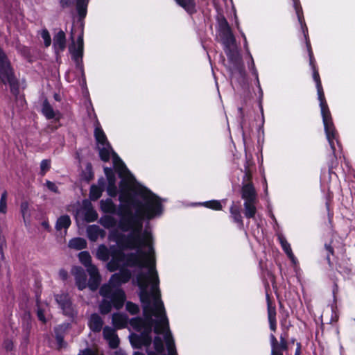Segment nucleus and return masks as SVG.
Listing matches in <instances>:
<instances>
[{
  "label": "nucleus",
  "mask_w": 355,
  "mask_h": 355,
  "mask_svg": "<svg viewBox=\"0 0 355 355\" xmlns=\"http://www.w3.org/2000/svg\"><path fill=\"white\" fill-rule=\"evenodd\" d=\"M132 232L122 241L123 248L135 250L132 253L118 259L113 257L107 263V268L110 271L117 270L122 264L125 266H138L148 268L147 275H140L137 277L138 286L141 289L140 298L143 303L148 298V288L150 292L155 293L157 291L159 278L157 272L155 268V258L153 248V236L150 231L145 230L141 232L142 224L139 223L132 227Z\"/></svg>",
  "instance_id": "obj_1"
},
{
  "label": "nucleus",
  "mask_w": 355,
  "mask_h": 355,
  "mask_svg": "<svg viewBox=\"0 0 355 355\" xmlns=\"http://www.w3.org/2000/svg\"><path fill=\"white\" fill-rule=\"evenodd\" d=\"M130 324L142 334V345L149 346L151 344L150 334L153 328L155 333L164 334V339L168 355H177L174 341L168 332V324L165 312H144L142 318L130 320Z\"/></svg>",
  "instance_id": "obj_2"
},
{
  "label": "nucleus",
  "mask_w": 355,
  "mask_h": 355,
  "mask_svg": "<svg viewBox=\"0 0 355 355\" xmlns=\"http://www.w3.org/2000/svg\"><path fill=\"white\" fill-rule=\"evenodd\" d=\"M131 274L128 270H120L110 278L107 284L103 285L100 289V294L103 297L101 304V311H109L112 309H120L125 300L124 292L115 288L114 284L125 283L129 280Z\"/></svg>",
  "instance_id": "obj_3"
},
{
  "label": "nucleus",
  "mask_w": 355,
  "mask_h": 355,
  "mask_svg": "<svg viewBox=\"0 0 355 355\" xmlns=\"http://www.w3.org/2000/svg\"><path fill=\"white\" fill-rule=\"evenodd\" d=\"M310 56V64L313 66V79L316 83V87L318 90V100L320 101V107L321 110V114L322 117V121L324 127L327 139L329 143V145L333 150L335 151V147L334 144V140L336 139V134L335 128L332 122L331 116L329 110L328 105L326 103L321 81L320 79L319 73L315 69L313 62V55L311 51H309Z\"/></svg>",
  "instance_id": "obj_4"
},
{
  "label": "nucleus",
  "mask_w": 355,
  "mask_h": 355,
  "mask_svg": "<svg viewBox=\"0 0 355 355\" xmlns=\"http://www.w3.org/2000/svg\"><path fill=\"white\" fill-rule=\"evenodd\" d=\"M101 159L104 162H108L110 156L112 157L114 167L122 178L121 187L125 186L129 190L135 187V179L125 167L124 163L119 157L113 151L110 144L101 145L97 147Z\"/></svg>",
  "instance_id": "obj_5"
},
{
  "label": "nucleus",
  "mask_w": 355,
  "mask_h": 355,
  "mask_svg": "<svg viewBox=\"0 0 355 355\" xmlns=\"http://www.w3.org/2000/svg\"><path fill=\"white\" fill-rule=\"evenodd\" d=\"M140 194L146 202L137 210V214L148 219L159 215L161 213V203L158 198L146 189H141Z\"/></svg>",
  "instance_id": "obj_6"
},
{
  "label": "nucleus",
  "mask_w": 355,
  "mask_h": 355,
  "mask_svg": "<svg viewBox=\"0 0 355 355\" xmlns=\"http://www.w3.org/2000/svg\"><path fill=\"white\" fill-rule=\"evenodd\" d=\"M0 79L10 85L15 83L12 70L6 55L0 49Z\"/></svg>",
  "instance_id": "obj_7"
},
{
  "label": "nucleus",
  "mask_w": 355,
  "mask_h": 355,
  "mask_svg": "<svg viewBox=\"0 0 355 355\" xmlns=\"http://www.w3.org/2000/svg\"><path fill=\"white\" fill-rule=\"evenodd\" d=\"M87 270L89 275L88 286L91 290L94 291L97 289L101 281L98 270L95 266H89Z\"/></svg>",
  "instance_id": "obj_8"
},
{
  "label": "nucleus",
  "mask_w": 355,
  "mask_h": 355,
  "mask_svg": "<svg viewBox=\"0 0 355 355\" xmlns=\"http://www.w3.org/2000/svg\"><path fill=\"white\" fill-rule=\"evenodd\" d=\"M70 52L72 55L73 59L78 62L81 59L83 53V33L81 31L80 33L76 44L70 47Z\"/></svg>",
  "instance_id": "obj_9"
},
{
  "label": "nucleus",
  "mask_w": 355,
  "mask_h": 355,
  "mask_svg": "<svg viewBox=\"0 0 355 355\" xmlns=\"http://www.w3.org/2000/svg\"><path fill=\"white\" fill-rule=\"evenodd\" d=\"M103 336L108 341L111 348L115 349L118 347L119 339L113 329L105 327L103 329Z\"/></svg>",
  "instance_id": "obj_10"
},
{
  "label": "nucleus",
  "mask_w": 355,
  "mask_h": 355,
  "mask_svg": "<svg viewBox=\"0 0 355 355\" xmlns=\"http://www.w3.org/2000/svg\"><path fill=\"white\" fill-rule=\"evenodd\" d=\"M104 172L109 182L107 193L110 196H114L116 194V188L114 185L116 180L114 174L112 171V169L108 167L104 168Z\"/></svg>",
  "instance_id": "obj_11"
},
{
  "label": "nucleus",
  "mask_w": 355,
  "mask_h": 355,
  "mask_svg": "<svg viewBox=\"0 0 355 355\" xmlns=\"http://www.w3.org/2000/svg\"><path fill=\"white\" fill-rule=\"evenodd\" d=\"M76 283L80 290H83L87 286V278L84 270L79 267L74 269Z\"/></svg>",
  "instance_id": "obj_12"
},
{
  "label": "nucleus",
  "mask_w": 355,
  "mask_h": 355,
  "mask_svg": "<svg viewBox=\"0 0 355 355\" xmlns=\"http://www.w3.org/2000/svg\"><path fill=\"white\" fill-rule=\"evenodd\" d=\"M66 44L65 34L62 31H60L53 38V46L57 53L64 49Z\"/></svg>",
  "instance_id": "obj_13"
},
{
  "label": "nucleus",
  "mask_w": 355,
  "mask_h": 355,
  "mask_svg": "<svg viewBox=\"0 0 355 355\" xmlns=\"http://www.w3.org/2000/svg\"><path fill=\"white\" fill-rule=\"evenodd\" d=\"M242 198L245 201H255L256 192L251 183H248L243 187Z\"/></svg>",
  "instance_id": "obj_14"
},
{
  "label": "nucleus",
  "mask_w": 355,
  "mask_h": 355,
  "mask_svg": "<svg viewBox=\"0 0 355 355\" xmlns=\"http://www.w3.org/2000/svg\"><path fill=\"white\" fill-rule=\"evenodd\" d=\"M42 111L43 114L48 119H56L57 120H59L60 118V113L58 112H55L47 101H44Z\"/></svg>",
  "instance_id": "obj_15"
},
{
  "label": "nucleus",
  "mask_w": 355,
  "mask_h": 355,
  "mask_svg": "<svg viewBox=\"0 0 355 355\" xmlns=\"http://www.w3.org/2000/svg\"><path fill=\"white\" fill-rule=\"evenodd\" d=\"M104 187V181L103 180H99L98 182V186L96 185H92L89 191V198L92 200H96L98 199L101 195L102 192L103 191Z\"/></svg>",
  "instance_id": "obj_16"
},
{
  "label": "nucleus",
  "mask_w": 355,
  "mask_h": 355,
  "mask_svg": "<svg viewBox=\"0 0 355 355\" xmlns=\"http://www.w3.org/2000/svg\"><path fill=\"white\" fill-rule=\"evenodd\" d=\"M103 324V320L97 313H93L91 315L89 326L92 331H100L102 329Z\"/></svg>",
  "instance_id": "obj_17"
},
{
  "label": "nucleus",
  "mask_w": 355,
  "mask_h": 355,
  "mask_svg": "<svg viewBox=\"0 0 355 355\" xmlns=\"http://www.w3.org/2000/svg\"><path fill=\"white\" fill-rule=\"evenodd\" d=\"M113 324L118 329L125 327L128 323L126 315L120 312L114 313L112 315Z\"/></svg>",
  "instance_id": "obj_18"
},
{
  "label": "nucleus",
  "mask_w": 355,
  "mask_h": 355,
  "mask_svg": "<svg viewBox=\"0 0 355 355\" xmlns=\"http://www.w3.org/2000/svg\"><path fill=\"white\" fill-rule=\"evenodd\" d=\"M87 236L92 241H96L98 236L103 237L105 232L96 225H90L87 229Z\"/></svg>",
  "instance_id": "obj_19"
},
{
  "label": "nucleus",
  "mask_w": 355,
  "mask_h": 355,
  "mask_svg": "<svg viewBox=\"0 0 355 355\" xmlns=\"http://www.w3.org/2000/svg\"><path fill=\"white\" fill-rule=\"evenodd\" d=\"M176 3L188 12L196 11L195 0H175Z\"/></svg>",
  "instance_id": "obj_20"
},
{
  "label": "nucleus",
  "mask_w": 355,
  "mask_h": 355,
  "mask_svg": "<svg viewBox=\"0 0 355 355\" xmlns=\"http://www.w3.org/2000/svg\"><path fill=\"white\" fill-rule=\"evenodd\" d=\"M94 136L97 143V147L99 146L109 144L107 137L101 128L96 127L94 130Z\"/></svg>",
  "instance_id": "obj_21"
},
{
  "label": "nucleus",
  "mask_w": 355,
  "mask_h": 355,
  "mask_svg": "<svg viewBox=\"0 0 355 355\" xmlns=\"http://www.w3.org/2000/svg\"><path fill=\"white\" fill-rule=\"evenodd\" d=\"M279 241L282 248L284 249L288 257L291 259L293 263H295L296 259L294 257L290 244L286 241V240L284 238L280 237Z\"/></svg>",
  "instance_id": "obj_22"
},
{
  "label": "nucleus",
  "mask_w": 355,
  "mask_h": 355,
  "mask_svg": "<svg viewBox=\"0 0 355 355\" xmlns=\"http://www.w3.org/2000/svg\"><path fill=\"white\" fill-rule=\"evenodd\" d=\"M71 220L69 216H60L56 223V229L58 230H61L64 229L65 230L70 226Z\"/></svg>",
  "instance_id": "obj_23"
},
{
  "label": "nucleus",
  "mask_w": 355,
  "mask_h": 355,
  "mask_svg": "<svg viewBox=\"0 0 355 355\" xmlns=\"http://www.w3.org/2000/svg\"><path fill=\"white\" fill-rule=\"evenodd\" d=\"M87 243L84 239L75 238L69 241V246L76 250H81L86 247Z\"/></svg>",
  "instance_id": "obj_24"
},
{
  "label": "nucleus",
  "mask_w": 355,
  "mask_h": 355,
  "mask_svg": "<svg viewBox=\"0 0 355 355\" xmlns=\"http://www.w3.org/2000/svg\"><path fill=\"white\" fill-rule=\"evenodd\" d=\"M255 201H245V216L248 218L254 217L256 214Z\"/></svg>",
  "instance_id": "obj_25"
},
{
  "label": "nucleus",
  "mask_w": 355,
  "mask_h": 355,
  "mask_svg": "<svg viewBox=\"0 0 355 355\" xmlns=\"http://www.w3.org/2000/svg\"><path fill=\"white\" fill-rule=\"evenodd\" d=\"M100 204L101 210L105 213H113L115 211V206L111 200H101Z\"/></svg>",
  "instance_id": "obj_26"
},
{
  "label": "nucleus",
  "mask_w": 355,
  "mask_h": 355,
  "mask_svg": "<svg viewBox=\"0 0 355 355\" xmlns=\"http://www.w3.org/2000/svg\"><path fill=\"white\" fill-rule=\"evenodd\" d=\"M80 261L84 264L86 267L89 268V266H92L91 264V257L90 254L86 252L83 251L79 253L78 254Z\"/></svg>",
  "instance_id": "obj_27"
},
{
  "label": "nucleus",
  "mask_w": 355,
  "mask_h": 355,
  "mask_svg": "<svg viewBox=\"0 0 355 355\" xmlns=\"http://www.w3.org/2000/svg\"><path fill=\"white\" fill-rule=\"evenodd\" d=\"M56 300L60 304L61 309H64L69 308L71 302L67 295H57Z\"/></svg>",
  "instance_id": "obj_28"
},
{
  "label": "nucleus",
  "mask_w": 355,
  "mask_h": 355,
  "mask_svg": "<svg viewBox=\"0 0 355 355\" xmlns=\"http://www.w3.org/2000/svg\"><path fill=\"white\" fill-rule=\"evenodd\" d=\"M100 223L103 227L106 228L112 227L116 224V221L114 218L109 216H105L102 217L100 220Z\"/></svg>",
  "instance_id": "obj_29"
},
{
  "label": "nucleus",
  "mask_w": 355,
  "mask_h": 355,
  "mask_svg": "<svg viewBox=\"0 0 355 355\" xmlns=\"http://www.w3.org/2000/svg\"><path fill=\"white\" fill-rule=\"evenodd\" d=\"M97 257L101 260H107L109 258V251L105 245H101L96 252Z\"/></svg>",
  "instance_id": "obj_30"
},
{
  "label": "nucleus",
  "mask_w": 355,
  "mask_h": 355,
  "mask_svg": "<svg viewBox=\"0 0 355 355\" xmlns=\"http://www.w3.org/2000/svg\"><path fill=\"white\" fill-rule=\"evenodd\" d=\"M203 205L213 210H220L222 209L220 202L216 200L205 202Z\"/></svg>",
  "instance_id": "obj_31"
},
{
  "label": "nucleus",
  "mask_w": 355,
  "mask_h": 355,
  "mask_svg": "<svg viewBox=\"0 0 355 355\" xmlns=\"http://www.w3.org/2000/svg\"><path fill=\"white\" fill-rule=\"evenodd\" d=\"M7 192L2 193L0 198V213L5 214L7 211Z\"/></svg>",
  "instance_id": "obj_32"
},
{
  "label": "nucleus",
  "mask_w": 355,
  "mask_h": 355,
  "mask_svg": "<svg viewBox=\"0 0 355 355\" xmlns=\"http://www.w3.org/2000/svg\"><path fill=\"white\" fill-rule=\"evenodd\" d=\"M154 345H155V349L157 352L161 353L163 352L164 345H163L162 340L160 338L156 337L155 338Z\"/></svg>",
  "instance_id": "obj_33"
},
{
  "label": "nucleus",
  "mask_w": 355,
  "mask_h": 355,
  "mask_svg": "<svg viewBox=\"0 0 355 355\" xmlns=\"http://www.w3.org/2000/svg\"><path fill=\"white\" fill-rule=\"evenodd\" d=\"M41 36L44 40V44L46 46H50L51 43V36L46 30H43L41 33Z\"/></svg>",
  "instance_id": "obj_34"
},
{
  "label": "nucleus",
  "mask_w": 355,
  "mask_h": 355,
  "mask_svg": "<svg viewBox=\"0 0 355 355\" xmlns=\"http://www.w3.org/2000/svg\"><path fill=\"white\" fill-rule=\"evenodd\" d=\"M154 306L153 311H164V309L163 302L158 297H155L154 299Z\"/></svg>",
  "instance_id": "obj_35"
},
{
  "label": "nucleus",
  "mask_w": 355,
  "mask_h": 355,
  "mask_svg": "<svg viewBox=\"0 0 355 355\" xmlns=\"http://www.w3.org/2000/svg\"><path fill=\"white\" fill-rule=\"evenodd\" d=\"M77 7L79 15L80 17H84L86 15V4L78 1Z\"/></svg>",
  "instance_id": "obj_36"
},
{
  "label": "nucleus",
  "mask_w": 355,
  "mask_h": 355,
  "mask_svg": "<svg viewBox=\"0 0 355 355\" xmlns=\"http://www.w3.org/2000/svg\"><path fill=\"white\" fill-rule=\"evenodd\" d=\"M98 218L97 213L94 210H90L86 215V219L88 222L94 221Z\"/></svg>",
  "instance_id": "obj_37"
},
{
  "label": "nucleus",
  "mask_w": 355,
  "mask_h": 355,
  "mask_svg": "<svg viewBox=\"0 0 355 355\" xmlns=\"http://www.w3.org/2000/svg\"><path fill=\"white\" fill-rule=\"evenodd\" d=\"M231 214L236 221L241 220V216L239 213V210L236 208L232 207L230 209Z\"/></svg>",
  "instance_id": "obj_38"
},
{
  "label": "nucleus",
  "mask_w": 355,
  "mask_h": 355,
  "mask_svg": "<svg viewBox=\"0 0 355 355\" xmlns=\"http://www.w3.org/2000/svg\"><path fill=\"white\" fill-rule=\"evenodd\" d=\"M50 161L47 159H44L41 162L40 167L42 171L45 172L50 168Z\"/></svg>",
  "instance_id": "obj_39"
},
{
  "label": "nucleus",
  "mask_w": 355,
  "mask_h": 355,
  "mask_svg": "<svg viewBox=\"0 0 355 355\" xmlns=\"http://www.w3.org/2000/svg\"><path fill=\"white\" fill-rule=\"evenodd\" d=\"M46 185L47 187V188L51 190V191L54 192V193H58V187L55 185V183L51 182V181H46Z\"/></svg>",
  "instance_id": "obj_40"
},
{
  "label": "nucleus",
  "mask_w": 355,
  "mask_h": 355,
  "mask_svg": "<svg viewBox=\"0 0 355 355\" xmlns=\"http://www.w3.org/2000/svg\"><path fill=\"white\" fill-rule=\"evenodd\" d=\"M78 355H98V352L90 349H85L80 352Z\"/></svg>",
  "instance_id": "obj_41"
},
{
  "label": "nucleus",
  "mask_w": 355,
  "mask_h": 355,
  "mask_svg": "<svg viewBox=\"0 0 355 355\" xmlns=\"http://www.w3.org/2000/svg\"><path fill=\"white\" fill-rule=\"evenodd\" d=\"M126 309L127 311H137L138 307L135 304H132L131 302H127L126 304Z\"/></svg>",
  "instance_id": "obj_42"
},
{
  "label": "nucleus",
  "mask_w": 355,
  "mask_h": 355,
  "mask_svg": "<svg viewBox=\"0 0 355 355\" xmlns=\"http://www.w3.org/2000/svg\"><path fill=\"white\" fill-rule=\"evenodd\" d=\"M21 210L23 214V216H25V214L28 212V205L27 202H23L21 205Z\"/></svg>",
  "instance_id": "obj_43"
},
{
  "label": "nucleus",
  "mask_w": 355,
  "mask_h": 355,
  "mask_svg": "<svg viewBox=\"0 0 355 355\" xmlns=\"http://www.w3.org/2000/svg\"><path fill=\"white\" fill-rule=\"evenodd\" d=\"M37 315L40 321H42L43 323H46V320L44 312H37Z\"/></svg>",
  "instance_id": "obj_44"
},
{
  "label": "nucleus",
  "mask_w": 355,
  "mask_h": 355,
  "mask_svg": "<svg viewBox=\"0 0 355 355\" xmlns=\"http://www.w3.org/2000/svg\"><path fill=\"white\" fill-rule=\"evenodd\" d=\"M278 347H279V352L280 351V349H286V348H287L286 342L284 339H282L280 344L278 345Z\"/></svg>",
  "instance_id": "obj_45"
},
{
  "label": "nucleus",
  "mask_w": 355,
  "mask_h": 355,
  "mask_svg": "<svg viewBox=\"0 0 355 355\" xmlns=\"http://www.w3.org/2000/svg\"><path fill=\"white\" fill-rule=\"evenodd\" d=\"M59 276L61 279H65L67 277V272L65 270H61L59 272Z\"/></svg>",
  "instance_id": "obj_46"
},
{
  "label": "nucleus",
  "mask_w": 355,
  "mask_h": 355,
  "mask_svg": "<svg viewBox=\"0 0 355 355\" xmlns=\"http://www.w3.org/2000/svg\"><path fill=\"white\" fill-rule=\"evenodd\" d=\"M275 312H270L269 313V320H270V323H271L272 322H274V323H275Z\"/></svg>",
  "instance_id": "obj_47"
},
{
  "label": "nucleus",
  "mask_w": 355,
  "mask_h": 355,
  "mask_svg": "<svg viewBox=\"0 0 355 355\" xmlns=\"http://www.w3.org/2000/svg\"><path fill=\"white\" fill-rule=\"evenodd\" d=\"M119 227H120L121 230L123 231H127L128 230V228L126 227V226L125 225V221L123 220H121V222L119 223Z\"/></svg>",
  "instance_id": "obj_48"
},
{
  "label": "nucleus",
  "mask_w": 355,
  "mask_h": 355,
  "mask_svg": "<svg viewBox=\"0 0 355 355\" xmlns=\"http://www.w3.org/2000/svg\"><path fill=\"white\" fill-rule=\"evenodd\" d=\"M271 339H272V349H274L275 347H277L279 349V347L277 345V340L276 338L273 335H272Z\"/></svg>",
  "instance_id": "obj_49"
},
{
  "label": "nucleus",
  "mask_w": 355,
  "mask_h": 355,
  "mask_svg": "<svg viewBox=\"0 0 355 355\" xmlns=\"http://www.w3.org/2000/svg\"><path fill=\"white\" fill-rule=\"evenodd\" d=\"M272 355H282V354L280 353V352H279L278 348L277 347H275V348L272 349Z\"/></svg>",
  "instance_id": "obj_50"
},
{
  "label": "nucleus",
  "mask_w": 355,
  "mask_h": 355,
  "mask_svg": "<svg viewBox=\"0 0 355 355\" xmlns=\"http://www.w3.org/2000/svg\"><path fill=\"white\" fill-rule=\"evenodd\" d=\"M57 341L59 343L60 346L61 347L62 343L63 341L62 338L61 336H57Z\"/></svg>",
  "instance_id": "obj_51"
},
{
  "label": "nucleus",
  "mask_w": 355,
  "mask_h": 355,
  "mask_svg": "<svg viewBox=\"0 0 355 355\" xmlns=\"http://www.w3.org/2000/svg\"><path fill=\"white\" fill-rule=\"evenodd\" d=\"M69 0H60V3L62 5V6H64L67 5Z\"/></svg>",
  "instance_id": "obj_52"
},
{
  "label": "nucleus",
  "mask_w": 355,
  "mask_h": 355,
  "mask_svg": "<svg viewBox=\"0 0 355 355\" xmlns=\"http://www.w3.org/2000/svg\"><path fill=\"white\" fill-rule=\"evenodd\" d=\"M251 178V175L249 173H246L245 175V177L244 178L246 179V180H249Z\"/></svg>",
  "instance_id": "obj_53"
},
{
  "label": "nucleus",
  "mask_w": 355,
  "mask_h": 355,
  "mask_svg": "<svg viewBox=\"0 0 355 355\" xmlns=\"http://www.w3.org/2000/svg\"><path fill=\"white\" fill-rule=\"evenodd\" d=\"M270 328H271L273 331H275V323H274V322H272L270 323Z\"/></svg>",
  "instance_id": "obj_54"
},
{
  "label": "nucleus",
  "mask_w": 355,
  "mask_h": 355,
  "mask_svg": "<svg viewBox=\"0 0 355 355\" xmlns=\"http://www.w3.org/2000/svg\"><path fill=\"white\" fill-rule=\"evenodd\" d=\"M223 23V24H224V25L227 27V31H230V27H229V26H228V24H227V21H226L225 19H224Z\"/></svg>",
  "instance_id": "obj_55"
},
{
  "label": "nucleus",
  "mask_w": 355,
  "mask_h": 355,
  "mask_svg": "<svg viewBox=\"0 0 355 355\" xmlns=\"http://www.w3.org/2000/svg\"><path fill=\"white\" fill-rule=\"evenodd\" d=\"M133 355H144V354L143 353L137 352H135Z\"/></svg>",
  "instance_id": "obj_56"
},
{
  "label": "nucleus",
  "mask_w": 355,
  "mask_h": 355,
  "mask_svg": "<svg viewBox=\"0 0 355 355\" xmlns=\"http://www.w3.org/2000/svg\"><path fill=\"white\" fill-rule=\"evenodd\" d=\"M120 198V200H121V201H123V196H122V195H121V196H120V198Z\"/></svg>",
  "instance_id": "obj_57"
},
{
  "label": "nucleus",
  "mask_w": 355,
  "mask_h": 355,
  "mask_svg": "<svg viewBox=\"0 0 355 355\" xmlns=\"http://www.w3.org/2000/svg\"><path fill=\"white\" fill-rule=\"evenodd\" d=\"M321 320H322V322H324V316L322 315H321Z\"/></svg>",
  "instance_id": "obj_58"
},
{
  "label": "nucleus",
  "mask_w": 355,
  "mask_h": 355,
  "mask_svg": "<svg viewBox=\"0 0 355 355\" xmlns=\"http://www.w3.org/2000/svg\"><path fill=\"white\" fill-rule=\"evenodd\" d=\"M325 322H326L327 323L331 322V321H329V320H328L327 318H326V319H325Z\"/></svg>",
  "instance_id": "obj_59"
},
{
  "label": "nucleus",
  "mask_w": 355,
  "mask_h": 355,
  "mask_svg": "<svg viewBox=\"0 0 355 355\" xmlns=\"http://www.w3.org/2000/svg\"><path fill=\"white\" fill-rule=\"evenodd\" d=\"M7 348L8 349H9V348L11 349L12 347H10V345H8Z\"/></svg>",
  "instance_id": "obj_60"
},
{
  "label": "nucleus",
  "mask_w": 355,
  "mask_h": 355,
  "mask_svg": "<svg viewBox=\"0 0 355 355\" xmlns=\"http://www.w3.org/2000/svg\"><path fill=\"white\" fill-rule=\"evenodd\" d=\"M296 355H299V353L297 352V353L296 354Z\"/></svg>",
  "instance_id": "obj_61"
}]
</instances>
